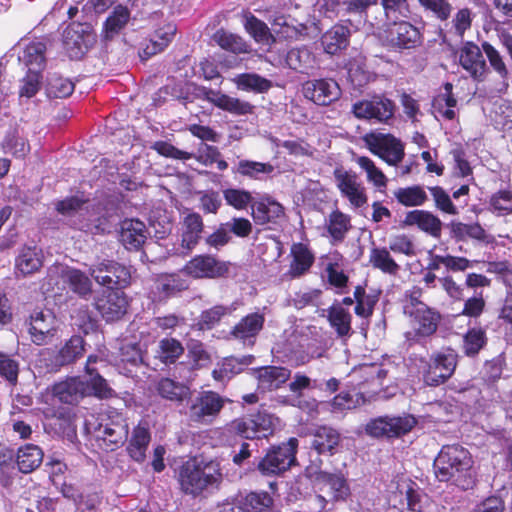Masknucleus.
Listing matches in <instances>:
<instances>
[{"label":"nucleus","mask_w":512,"mask_h":512,"mask_svg":"<svg viewBox=\"0 0 512 512\" xmlns=\"http://www.w3.org/2000/svg\"><path fill=\"white\" fill-rule=\"evenodd\" d=\"M433 469L436 478L441 482H450L462 490L471 489L475 485L473 457L460 444L442 446L434 459Z\"/></svg>","instance_id":"1"},{"label":"nucleus","mask_w":512,"mask_h":512,"mask_svg":"<svg viewBox=\"0 0 512 512\" xmlns=\"http://www.w3.org/2000/svg\"><path fill=\"white\" fill-rule=\"evenodd\" d=\"M98 361V357L90 355L85 367V375L70 377L64 381L54 384L52 387L53 396L60 402L76 404L85 396L94 395L98 398L107 399L115 395V391L108 385L97 371L92 367Z\"/></svg>","instance_id":"2"},{"label":"nucleus","mask_w":512,"mask_h":512,"mask_svg":"<svg viewBox=\"0 0 512 512\" xmlns=\"http://www.w3.org/2000/svg\"><path fill=\"white\" fill-rule=\"evenodd\" d=\"M177 480L182 492L195 497L209 488L218 487L222 473L219 463L194 457L179 467Z\"/></svg>","instance_id":"3"},{"label":"nucleus","mask_w":512,"mask_h":512,"mask_svg":"<svg viewBox=\"0 0 512 512\" xmlns=\"http://www.w3.org/2000/svg\"><path fill=\"white\" fill-rule=\"evenodd\" d=\"M87 428L106 450L122 446L128 437L129 426L126 418L117 411H110L99 417L98 422H87Z\"/></svg>","instance_id":"4"},{"label":"nucleus","mask_w":512,"mask_h":512,"mask_svg":"<svg viewBox=\"0 0 512 512\" xmlns=\"http://www.w3.org/2000/svg\"><path fill=\"white\" fill-rule=\"evenodd\" d=\"M404 311L410 317L411 330L405 332V338L410 344L418 343L436 332L440 315L434 309L419 302L412 307H405Z\"/></svg>","instance_id":"5"},{"label":"nucleus","mask_w":512,"mask_h":512,"mask_svg":"<svg viewBox=\"0 0 512 512\" xmlns=\"http://www.w3.org/2000/svg\"><path fill=\"white\" fill-rule=\"evenodd\" d=\"M89 201L79 196L65 198L56 203V210L65 217H76L72 225L79 230L96 234L101 230L100 216L92 213L86 219L85 214L89 213Z\"/></svg>","instance_id":"6"},{"label":"nucleus","mask_w":512,"mask_h":512,"mask_svg":"<svg viewBox=\"0 0 512 512\" xmlns=\"http://www.w3.org/2000/svg\"><path fill=\"white\" fill-rule=\"evenodd\" d=\"M298 440L294 437L288 442L273 446L258 463V470L266 476L280 475L296 462Z\"/></svg>","instance_id":"7"},{"label":"nucleus","mask_w":512,"mask_h":512,"mask_svg":"<svg viewBox=\"0 0 512 512\" xmlns=\"http://www.w3.org/2000/svg\"><path fill=\"white\" fill-rule=\"evenodd\" d=\"M274 417L258 411L231 421L226 429L246 439L266 438L273 432Z\"/></svg>","instance_id":"8"},{"label":"nucleus","mask_w":512,"mask_h":512,"mask_svg":"<svg viewBox=\"0 0 512 512\" xmlns=\"http://www.w3.org/2000/svg\"><path fill=\"white\" fill-rule=\"evenodd\" d=\"M458 354L451 348L433 354L423 370V379L428 386L445 383L454 373Z\"/></svg>","instance_id":"9"},{"label":"nucleus","mask_w":512,"mask_h":512,"mask_svg":"<svg viewBox=\"0 0 512 512\" xmlns=\"http://www.w3.org/2000/svg\"><path fill=\"white\" fill-rule=\"evenodd\" d=\"M94 280L107 289H122L130 284L131 272L128 267L113 260L103 259L89 268Z\"/></svg>","instance_id":"10"},{"label":"nucleus","mask_w":512,"mask_h":512,"mask_svg":"<svg viewBox=\"0 0 512 512\" xmlns=\"http://www.w3.org/2000/svg\"><path fill=\"white\" fill-rule=\"evenodd\" d=\"M416 424V418L410 414L381 416L368 422L366 432L373 437L396 438L410 432Z\"/></svg>","instance_id":"11"},{"label":"nucleus","mask_w":512,"mask_h":512,"mask_svg":"<svg viewBox=\"0 0 512 512\" xmlns=\"http://www.w3.org/2000/svg\"><path fill=\"white\" fill-rule=\"evenodd\" d=\"M395 104L382 95L357 101L352 106V113L358 119L387 124L394 116Z\"/></svg>","instance_id":"12"},{"label":"nucleus","mask_w":512,"mask_h":512,"mask_svg":"<svg viewBox=\"0 0 512 512\" xmlns=\"http://www.w3.org/2000/svg\"><path fill=\"white\" fill-rule=\"evenodd\" d=\"M306 474L315 487L327 491L334 501L346 500L350 495L349 485L341 473H328L310 466L306 469Z\"/></svg>","instance_id":"13"},{"label":"nucleus","mask_w":512,"mask_h":512,"mask_svg":"<svg viewBox=\"0 0 512 512\" xmlns=\"http://www.w3.org/2000/svg\"><path fill=\"white\" fill-rule=\"evenodd\" d=\"M370 151L389 165H397L404 157V147L400 140L390 134H370L365 137Z\"/></svg>","instance_id":"14"},{"label":"nucleus","mask_w":512,"mask_h":512,"mask_svg":"<svg viewBox=\"0 0 512 512\" xmlns=\"http://www.w3.org/2000/svg\"><path fill=\"white\" fill-rule=\"evenodd\" d=\"M392 21L386 30V40L391 48L409 50L422 44V34L417 27L407 21Z\"/></svg>","instance_id":"15"},{"label":"nucleus","mask_w":512,"mask_h":512,"mask_svg":"<svg viewBox=\"0 0 512 512\" xmlns=\"http://www.w3.org/2000/svg\"><path fill=\"white\" fill-rule=\"evenodd\" d=\"M333 175L341 195L347 198L353 207L359 208L366 204V190L356 173L338 167Z\"/></svg>","instance_id":"16"},{"label":"nucleus","mask_w":512,"mask_h":512,"mask_svg":"<svg viewBox=\"0 0 512 512\" xmlns=\"http://www.w3.org/2000/svg\"><path fill=\"white\" fill-rule=\"evenodd\" d=\"M183 271L195 279H215L228 273L229 264L211 255H197L186 263Z\"/></svg>","instance_id":"17"},{"label":"nucleus","mask_w":512,"mask_h":512,"mask_svg":"<svg viewBox=\"0 0 512 512\" xmlns=\"http://www.w3.org/2000/svg\"><path fill=\"white\" fill-rule=\"evenodd\" d=\"M94 305L108 322L118 320L126 313L128 301L121 289H105L96 296Z\"/></svg>","instance_id":"18"},{"label":"nucleus","mask_w":512,"mask_h":512,"mask_svg":"<svg viewBox=\"0 0 512 512\" xmlns=\"http://www.w3.org/2000/svg\"><path fill=\"white\" fill-rule=\"evenodd\" d=\"M26 325L31 341L36 345L47 344L56 333V318L50 310H34Z\"/></svg>","instance_id":"19"},{"label":"nucleus","mask_w":512,"mask_h":512,"mask_svg":"<svg viewBox=\"0 0 512 512\" xmlns=\"http://www.w3.org/2000/svg\"><path fill=\"white\" fill-rule=\"evenodd\" d=\"M225 399L213 391H204L197 396L189 409L191 420L200 423L211 422L221 411Z\"/></svg>","instance_id":"20"},{"label":"nucleus","mask_w":512,"mask_h":512,"mask_svg":"<svg viewBox=\"0 0 512 512\" xmlns=\"http://www.w3.org/2000/svg\"><path fill=\"white\" fill-rule=\"evenodd\" d=\"M303 94L316 105L327 106L340 98L341 89L335 80L323 78L305 82Z\"/></svg>","instance_id":"21"},{"label":"nucleus","mask_w":512,"mask_h":512,"mask_svg":"<svg viewBox=\"0 0 512 512\" xmlns=\"http://www.w3.org/2000/svg\"><path fill=\"white\" fill-rule=\"evenodd\" d=\"M93 42L94 36L88 26L73 23L63 33L65 49L72 59L81 58Z\"/></svg>","instance_id":"22"},{"label":"nucleus","mask_w":512,"mask_h":512,"mask_svg":"<svg viewBox=\"0 0 512 512\" xmlns=\"http://www.w3.org/2000/svg\"><path fill=\"white\" fill-rule=\"evenodd\" d=\"M483 49L473 42H465L458 51L459 63L476 81H483L487 66Z\"/></svg>","instance_id":"23"},{"label":"nucleus","mask_w":512,"mask_h":512,"mask_svg":"<svg viewBox=\"0 0 512 512\" xmlns=\"http://www.w3.org/2000/svg\"><path fill=\"white\" fill-rule=\"evenodd\" d=\"M264 321V316L260 313L248 314L233 327L231 335L244 345L252 346L255 343L257 335L263 328Z\"/></svg>","instance_id":"24"},{"label":"nucleus","mask_w":512,"mask_h":512,"mask_svg":"<svg viewBox=\"0 0 512 512\" xmlns=\"http://www.w3.org/2000/svg\"><path fill=\"white\" fill-rule=\"evenodd\" d=\"M177 28L173 23H165L154 31L152 38L139 51L142 60H147L151 56L163 51L173 40Z\"/></svg>","instance_id":"25"},{"label":"nucleus","mask_w":512,"mask_h":512,"mask_svg":"<svg viewBox=\"0 0 512 512\" xmlns=\"http://www.w3.org/2000/svg\"><path fill=\"white\" fill-rule=\"evenodd\" d=\"M287 67L301 73L310 75L317 68L315 54L308 46L291 48L285 58Z\"/></svg>","instance_id":"26"},{"label":"nucleus","mask_w":512,"mask_h":512,"mask_svg":"<svg viewBox=\"0 0 512 512\" xmlns=\"http://www.w3.org/2000/svg\"><path fill=\"white\" fill-rule=\"evenodd\" d=\"M148 231L144 222L138 219H125L120 225V241L126 249H138L146 241Z\"/></svg>","instance_id":"27"},{"label":"nucleus","mask_w":512,"mask_h":512,"mask_svg":"<svg viewBox=\"0 0 512 512\" xmlns=\"http://www.w3.org/2000/svg\"><path fill=\"white\" fill-rule=\"evenodd\" d=\"M203 230L202 216L196 212L188 213L182 221L181 247L192 251L199 244Z\"/></svg>","instance_id":"28"},{"label":"nucleus","mask_w":512,"mask_h":512,"mask_svg":"<svg viewBox=\"0 0 512 512\" xmlns=\"http://www.w3.org/2000/svg\"><path fill=\"white\" fill-rule=\"evenodd\" d=\"M204 97L218 108L235 115H246L252 112L253 106L246 101L238 98L213 91L211 89H203Z\"/></svg>","instance_id":"29"},{"label":"nucleus","mask_w":512,"mask_h":512,"mask_svg":"<svg viewBox=\"0 0 512 512\" xmlns=\"http://www.w3.org/2000/svg\"><path fill=\"white\" fill-rule=\"evenodd\" d=\"M291 375V371L285 367L265 366L256 371L258 389L271 391L281 387Z\"/></svg>","instance_id":"30"},{"label":"nucleus","mask_w":512,"mask_h":512,"mask_svg":"<svg viewBox=\"0 0 512 512\" xmlns=\"http://www.w3.org/2000/svg\"><path fill=\"white\" fill-rule=\"evenodd\" d=\"M290 255L292 256V261L287 274L291 278H298L304 275L314 263L313 253L303 243H294L291 246Z\"/></svg>","instance_id":"31"},{"label":"nucleus","mask_w":512,"mask_h":512,"mask_svg":"<svg viewBox=\"0 0 512 512\" xmlns=\"http://www.w3.org/2000/svg\"><path fill=\"white\" fill-rule=\"evenodd\" d=\"M42 264L41 251L36 246H24L15 259V271L25 277L37 272Z\"/></svg>","instance_id":"32"},{"label":"nucleus","mask_w":512,"mask_h":512,"mask_svg":"<svg viewBox=\"0 0 512 512\" xmlns=\"http://www.w3.org/2000/svg\"><path fill=\"white\" fill-rule=\"evenodd\" d=\"M151 440V435L147 425L139 423L132 431L131 438L126 447L127 453L131 459L142 463L146 458V451Z\"/></svg>","instance_id":"33"},{"label":"nucleus","mask_w":512,"mask_h":512,"mask_svg":"<svg viewBox=\"0 0 512 512\" xmlns=\"http://www.w3.org/2000/svg\"><path fill=\"white\" fill-rule=\"evenodd\" d=\"M405 224L416 225L420 230L433 237H440L442 230L441 220L426 210H413L406 214Z\"/></svg>","instance_id":"34"},{"label":"nucleus","mask_w":512,"mask_h":512,"mask_svg":"<svg viewBox=\"0 0 512 512\" xmlns=\"http://www.w3.org/2000/svg\"><path fill=\"white\" fill-rule=\"evenodd\" d=\"M482 49L489 61L491 68L499 77L498 91L506 92L509 87L510 70L505 63L503 56L489 42H483Z\"/></svg>","instance_id":"35"},{"label":"nucleus","mask_w":512,"mask_h":512,"mask_svg":"<svg viewBox=\"0 0 512 512\" xmlns=\"http://www.w3.org/2000/svg\"><path fill=\"white\" fill-rule=\"evenodd\" d=\"M350 30L341 24L334 25L321 37V44L327 54L335 55L349 44Z\"/></svg>","instance_id":"36"},{"label":"nucleus","mask_w":512,"mask_h":512,"mask_svg":"<svg viewBox=\"0 0 512 512\" xmlns=\"http://www.w3.org/2000/svg\"><path fill=\"white\" fill-rule=\"evenodd\" d=\"M340 442L337 430L328 426L318 427L312 435L311 447L318 454H333Z\"/></svg>","instance_id":"37"},{"label":"nucleus","mask_w":512,"mask_h":512,"mask_svg":"<svg viewBox=\"0 0 512 512\" xmlns=\"http://www.w3.org/2000/svg\"><path fill=\"white\" fill-rule=\"evenodd\" d=\"M327 312L329 324L336 335L342 339L349 338L353 333L351 327L352 316L350 312L346 308H343L341 304H333Z\"/></svg>","instance_id":"38"},{"label":"nucleus","mask_w":512,"mask_h":512,"mask_svg":"<svg viewBox=\"0 0 512 512\" xmlns=\"http://www.w3.org/2000/svg\"><path fill=\"white\" fill-rule=\"evenodd\" d=\"M130 18V10L123 5H117L104 22V38L107 40L113 39L120 34L129 23Z\"/></svg>","instance_id":"39"},{"label":"nucleus","mask_w":512,"mask_h":512,"mask_svg":"<svg viewBox=\"0 0 512 512\" xmlns=\"http://www.w3.org/2000/svg\"><path fill=\"white\" fill-rule=\"evenodd\" d=\"M45 50L44 43L40 41L30 42L23 45V52L18 55V60L28 67V70L33 69L41 72L45 66Z\"/></svg>","instance_id":"40"},{"label":"nucleus","mask_w":512,"mask_h":512,"mask_svg":"<svg viewBox=\"0 0 512 512\" xmlns=\"http://www.w3.org/2000/svg\"><path fill=\"white\" fill-rule=\"evenodd\" d=\"M43 461L42 450L34 444L20 447L16 454V463L19 471L30 473L40 466Z\"/></svg>","instance_id":"41"},{"label":"nucleus","mask_w":512,"mask_h":512,"mask_svg":"<svg viewBox=\"0 0 512 512\" xmlns=\"http://www.w3.org/2000/svg\"><path fill=\"white\" fill-rule=\"evenodd\" d=\"M275 33L285 40L297 41L308 34V27L303 23L292 24L284 15L275 16L272 20Z\"/></svg>","instance_id":"42"},{"label":"nucleus","mask_w":512,"mask_h":512,"mask_svg":"<svg viewBox=\"0 0 512 512\" xmlns=\"http://www.w3.org/2000/svg\"><path fill=\"white\" fill-rule=\"evenodd\" d=\"M254 360L252 355L243 356L241 358L228 357L225 358L219 368L213 370V378L217 381L223 382L230 379L236 374H239L243 369L250 365Z\"/></svg>","instance_id":"43"},{"label":"nucleus","mask_w":512,"mask_h":512,"mask_svg":"<svg viewBox=\"0 0 512 512\" xmlns=\"http://www.w3.org/2000/svg\"><path fill=\"white\" fill-rule=\"evenodd\" d=\"M283 214L282 205L271 199L260 201L252 208V216L255 222L261 225L275 221Z\"/></svg>","instance_id":"44"},{"label":"nucleus","mask_w":512,"mask_h":512,"mask_svg":"<svg viewBox=\"0 0 512 512\" xmlns=\"http://www.w3.org/2000/svg\"><path fill=\"white\" fill-rule=\"evenodd\" d=\"M212 39L224 50L234 54L249 53L250 46L237 34L224 29L217 30Z\"/></svg>","instance_id":"45"},{"label":"nucleus","mask_w":512,"mask_h":512,"mask_svg":"<svg viewBox=\"0 0 512 512\" xmlns=\"http://www.w3.org/2000/svg\"><path fill=\"white\" fill-rule=\"evenodd\" d=\"M235 309V304H231L229 306L215 305L207 310L202 311L195 326L199 330H211L221 321L224 316L231 314Z\"/></svg>","instance_id":"46"},{"label":"nucleus","mask_w":512,"mask_h":512,"mask_svg":"<svg viewBox=\"0 0 512 512\" xmlns=\"http://www.w3.org/2000/svg\"><path fill=\"white\" fill-rule=\"evenodd\" d=\"M61 276L75 293L85 296L91 292V280L84 272L75 268L65 267L61 270Z\"/></svg>","instance_id":"47"},{"label":"nucleus","mask_w":512,"mask_h":512,"mask_svg":"<svg viewBox=\"0 0 512 512\" xmlns=\"http://www.w3.org/2000/svg\"><path fill=\"white\" fill-rule=\"evenodd\" d=\"M187 288V281L178 274L162 275L155 282V289L163 298L174 296Z\"/></svg>","instance_id":"48"},{"label":"nucleus","mask_w":512,"mask_h":512,"mask_svg":"<svg viewBox=\"0 0 512 512\" xmlns=\"http://www.w3.org/2000/svg\"><path fill=\"white\" fill-rule=\"evenodd\" d=\"M184 353V347L175 338H163L159 341L155 357L168 365L175 363Z\"/></svg>","instance_id":"49"},{"label":"nucleus","mask_w":512,"mask_h":512,"mask_svg":"<svg viewBox=\"0 0 512 512\" xmlns=\"http://www.w3.org/2000/svg\"><path fill=\"white\" fill-rule=\"evenodd\" d=\"M394 197L405 207L422 206L428 200L426 191L420 185L398 188L394 191Z\"/></svg>","instance_id":"50"},{"label":"nucleus","mask_w":512,"mask_h":512,"mask_svg":"<svg viewBox=\"0 0 512 512\" xmlns=\"http://www.w3.org/2000/svg\"><path fill=\"white\" fill-rule=\"evenodd\" d=\"M159 395L167 400L181 402L190 394V389L183 383L170 378H163L157 384Z\"/></svg>","instance_id":"51"},{"label":"nucleus","mask_w":512,"mask_h":512,"mask_svg":"<svg viewBox=\"0 0 512 512\" xmlns=\"http://www.w3.org/2000/svg\"><path fill=\"white\" fill-rule=\"evenodd\" d=\"M243 25L245 30L256 42L262 44H271L274 42V37L267 24L256 18L253 14L248 13L244 15Z\"/></svg>","instance_id":"52"},{"label":"nucleus","mask_w":512,"mask_h":512,"mask_svg":"<svg viewBox=\"0 0 512 512\" xmlns=\"http://www.w3.org/2000/svg\"><path fill=\"white\" fill-rule=\"evenodd\" d=\"M84 351V340L81 336H72L60 349L56 356L55 366H64L81 357Z\"/></svg>","instance_id":"53"},{"label":"nucleus","mask_w":512,"mask_h":512,"mask_svg":"<svg viewBox=\"0 0 512 512\" xmlns=\"http://www.w3.org/2000/svg\"><path fill=\"white\" fill-rule=\"evenodd\" d=\"M237 87L244 91L256 93L267 92L272 87V82L256 73H242L234 78Z\"/></svg>","instance_id":"54"},{"label":"nucleus","mask_w":512,"mask_h":512,"mask_svg":"<svg viewBox=\"0 0 512 512\" xmlns=\"http://www.w3.org/2000/svg\"><path fill=\"white\" fill-rule=\"evenodd\" d=\"M325 225L335 241H342L351 227L350 217L339 210H334L326 219Z\"/></svg>","instance_id":"55"},{"label":"nucleus","mask_w":512,"mask_h":512,"mask_svg":"<svg viewBox=\"0 0 512 512\" xmlns=\"http://www.w3.org/2000/svg\"><path fill=\"white\" fill-rule=\"evenodd\" d=\"M2 148L5 153L15 157L22 158L30 151V145L20 134L18 129H11L7 132L2 142Z\"/></svg>","instance_id":"56"},{"label":"nucleus","mask_w":512,"mask_h":512,"mask_svg":"<svg viewBox=\"0 0 512 512\" xmlns=\"http://www.w3.org/2000/svg\"><path fill=\"white\" fill-rule=\"evenodd\" d=\"M46 94L49 98H66L74 91V83L63 76L52 73L46 82Z\"/></svg>","instance_id":"57"},{"label":"nucleus","mask_w":512,"mask_h":512,"mask_svg":"<svg viewBox=\"0 0 512 512\" xmlns=\"http://www.w3.org/2000/svg\"><path fill=\"white\" fill-rule=\"evenodd\" d=\"M369 261L374 268L385 274L396 275L400 269L387 248H373L370 252Z\"/></svg>","instance_id":"58"},{"label":"nucleus","mask_w":512,"mask_h":512,"mask_svg":"<svg viewBox=\"0 0 512 512\" xmlns=\"http://www.w3.org/2000/svg\"><path fill=\"white\" fill-rule=\"evenodd\" d=\"M233 171L241 176L260 180L261 175L271 174L274 171V167L270 163L243 159L238 162Z\"/></svg>","instance_id":"59"},{"label":"nucleus","mask_w":512,"mask_h":512,"mask_svg":"<svg viewBox=\"0 0 512 512\" xmlns=\"http://www.w3.org/2000/svg\"><path fill=\"white\" fill-rule=\"evenodd\" d=\"M486 332L481 327H473L463 336L462 349L465 355L475 356L486 345Z\"/></svg>","instance_id":"60"},{"label":"nucleus","mask_w":512,"mask_h":512,"mask_svg":"<svg viewBox=\"0 0 512 512\" xmlns=\"http://www.w3.org/2000/svg\"><path fill=\"white\" fill-rule=\"evenodd\" d=\"M359 167L365 171L367 180L378 190L382 191L387 186V178L375 163L366 156H359L355 159Z\"/></svg>","instance_id":"61"},{"label":"nucleus","mask_w":512,"mask_h":512,"mask_svg":"<svg viewBox=\"0 0 512 512\" xmlns=\"http://www.w3.org/2000/svg\"><path fill=\"white\" fill-rule=\"evenodd\" d=\"M489 206L497 216L512 214V189H502L494 193L490 197Z\"/></svg>","instance_id":"62"},{"label":"nucleus","mask_w":512,"mask_h":512,"mask_svg":"<svg viewBox=\"0 0 512 512\" xmlns=\"http://www.w3.org/2000/svg\"><path fill=\"white\" fill-rule=\"evenodd\" d=\"M223 198L226 204L236 210H245L252 202V194L244 189L227 188L223 190Z\"/></svg>","instance_id":"63"},{"label":"nucleus","mask_w":512,"mask_h":512,"mask_svg":"<svg viewBox=\"0 0 512 512\" xmlns=\"http://www.w3.org/2000/svg\"><path fill=\"white\" fill-rule=\"evenodd\" d=\"M428 190L438 210L449 215L459 214V210L456 205L453 204L450 195L442 187L432 186L428 187Z\"/></svg>","instance_id":"64"}]
</instances>
